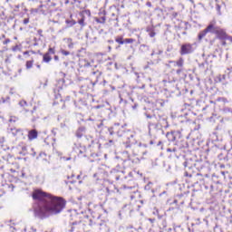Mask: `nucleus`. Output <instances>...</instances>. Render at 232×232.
<instances>
[{
  "label": "nucleus",
  "mask_w": 232,
  "mask_h": 232,
  "mask_svg": "<svg viewBox=\"0 0 232 232\" xmlns=\"http://www.w3.org/2000/svg\"><path fill=\"white\" fill-rule=\"evenodd\" d=\"M32 197L34 200H38V206L34 208V212L38 215H44L50 213L51 215H57L64 209L66 200L63 198L52 196L41 189H36L33 192Z\"/></svg>",
  "instance_id": "obj_1"
},
{
  "label": "nucleus",
  "mask_w": 232,
  "mask_h": 232,
  "mask_svg": "<svg viewBox=\"0 0 232 232\" xmlns=\"http://www.w3.org/2000/svg\"><path fill=\"white\" fill-rule=\"evenodd\" d=\"M220 28V26L217 25V21L216 20H212L208 25L206 27V29H204L203 31H201L198 34V41H202V39H204V36L207 35L208 34H217L218 30Z\"/></svg>",
  "instance_id": "obj_2"
},
{
  "label": "nucleus",
  "mask_w": 232,
  "mask_h": 232,
  "mask_svg": "<svg viewBox=\"0 0 232 232\" xmlns=\"http://www.w3.org/2000/svg\"><path fill=\"white\" fill-rule=\"evenodd\" d=\"M191 52H193V45H191V44H185L181 45V55H187L188 53H191Z\"/></svg>",
  "instance_id": "obj_3"
},
{
  "label": "nucleus",
  "mask_w": 232,
  "mask_h": 232,
  "mask_svg": "<svg viewBox=\"0 0 232 232\" xmlns=\"http://www.w3.org/2000/svg\"><path fill=\"white\" fill-rule=\"evenodd\" d=\"M32 12H34L35 14H43L44 15H46V14L50 13V8H48L47 5H40L39 8L33 9Z\"/></svg>",
  "instance_id": "obj_4"
},
{
  "label": "nucleus",
  "mask_w": 232,
  "mask_h": 232,
  "mask_svg": "<svg viewBox=\"0 0 232 232\" xmlns=\"http://www.w3.org/2000/svg\"><path fill=\"white\" fill-rule=\"evenodd\" d=\"M215 35L217 36L218 39H220V41H226V37L227 35V33H226V30L219 27L218 29V32H216Z\"/></svg>",
  "instance_id": "obj_5"
},
{
  "label": "nucleus",
  "mask_w": 232,
  "mask_h": 232,
  "mask_svg": "<svg viewBox=\"0 0 232 232\" xmlns=\"http://www.w3.org/2000/svg\"><path fill=\"white\" fill-rule=\"evenodd\" d=\"M38 135H39V133L37 132L36 130H29L27 137H28L29 140H34V139H37Z\"/></svg>",
  "instance_id": "obj_6"
},
{
  "label": "nucleus",
  "mask_w": 232,
  "mask_h": 232,
  "mask_svg": "<svg viewBox=\"0 0 232 232\" xmlns=\"http://www.w3.org/2000/svg\"><path fill=\"white\" fill-rule=\"evenodd\" d=\"M166 137L168 139V140H169L170 142H175L176 140V137H175V132L174 131H171V132H168L166 134Z\"/></svg>",
  "instance_id": "obj_7"
},
{
  "label": "nucleus",
  "mask_w": 232,
  "mask_h": 232,
  "mask_svg": "<svg viewBox=\"0 0 232 232\" xmlns=\"http://www.w3.org/2000/svg\"><path fill=\"white\" fill-rule=\"evenodd\" d=\"M44 63H50L52 61V56L50 55V53H46L43 56Z\"/></svg>",
  "instance_id": "obj_8"
},
{
  "label": "nucleus",
  "mask_w": 232,
  "mask_h": 232,
  "mask_svg": "<svg viewBox=\"0 0 232 232\" xmlns=\"http://www.w3.org/2000/svg\"><path fill=\"white\" fill-rule=\"evenodd\" d=\"M34 66V58H32V60L27 61L25 63V67L27 70H30V68H32Z\"/></svg>",
  "instance_id": "obj_9"
},
{
  "label": "nucleus",
  "mask_w": 232,
  "mask_h": 232,
  "mask_svg": "<svg viewBox=\"0 0 232 232\" xmlns=\"http://www.w3.org/2000/svg\"><path fill=\"white\" fill-rule=\"evenodd\" d=\"M177 66H179V68H182V66H184V59L179 58V61L176 62Z\"/></svg>",
  "instance_id": "obj_10"
},
{
  "label": "nucleus",
  "mask_w": 232,
  "mask_h": 232,
  "mask_svg": "<svg viewBox=\"0 0 232 232\" xmlns=\"http://www.w3.org/2000/svg\"><path fill=\"white\" fill-rule=\"evenodd\" d=\"M96 23H101L102 24H104L106 23V16H102L100 19H96Z\"/></svg>",
  "instance_id": "obj_11"
},
{
  "label": "nucleus",
  "mask_w": 232,
  "mask_h": 232,
  "mask_svg": "<svg viewBox=\"0 0 232 232\" xmlns=\"http://www.w3.org/2000/svg\"><path fill=\"white\" fill-rule=\"evenodd\" d=\"M116 43L119 44H124V38L122 36H119L115 39Z\"/></svg>",
  "instance_id": "obj_12"
},
{
  "label": "nucleus",
  "mask_w": 232,
  "mask_h": 232,
  "mask_svg": "<svg viewBox=\"0 0 232 232\" xmlns=\"http://www.w3.org/2000/svg\"><path fill=\"white\" fill-rule=\"evenodd\" d=\"M123 43L126 44H131L132 43H135V40L132 38H126L125 40H123Z\"/></svg>",
  "instance_id": "obj_13"
},
{
  "label": "nucleus",
  "mask_w": 232,
  "mask_h": 232,
  "mask_svg": "<svg viewBox=\"0 0 232 232\" xmlns=\"http://www.w3.org/2000/svg\"><path fill=\"white\" fill-rule=\"evenodd\" d=\"M19 131H21V130H17V129H11V133H12V135H14V137H15L17 135V133H19Z\"/></svg>",
  "instance_id": "obj_14"
},
{
  "label": "nucleus",
  "mask_w": 232,
  "mask_h": 232,
  "mask_svg": "<svg viewBox=\"0 0 232 232\" xmlns=\"http://www.w3.org/2000/svg\"><path fill=\"white\" fill-rule=\"evenodd\" d=\"M66 24H69V26H73V24H75V21H73V20H66Z\"/></svg>",
  "instance_id": "obj_15"
},
{
  "label": "nucleus",
  "mask_w": 232,
  "mask_h": 232,
  "mask_svg": "<svg viewBox=\"0 0 232 232\" xmlns=\"http://www.w3.org/2000/svg\"><path fill=\"white\" fill-rule=\"evenodd\" d=\"M61 53H63V55H70V52L64 50V49H62L61 50Z\"/></svg>",
  "instance_id": "obj_16"
},
{
  "label": "nucleus",
  "mask_w": 232,
  "mask_h": 232,
  "mask_svg": "<svg viewBox=\"0 0 232 232\" xmlns=\"http://www.w3.org/2000/svg\"><path fill=\"white\" fill-rule=\"evenodd\" d=\"M225 41H229V43H232V36H229L228 34H227Z\"/></svg>",
  "instance_id": "obj_17"
},
{
  "label": "nucleus",
  "mask_w": 232,
  "mask_h": 232,
  "mask_svg": "<svg viewBox=\"0 0 232 232\" xmlns=\"http://www.w3.org/2000/svg\"><path fill=\"white\" fill-rule=\"evenodd\" d=\"M48 53H49V55H50V53H55V49H53V48H49V50H48Z\"/></svg>",
  "instance_id": "obj_18"
},
{
  "label": "nucleus",
  "mask_w": 232,
  "mask_h": 232,
  "mask_svg": "<svg viewBox=\"0 0 232 232\" xmlns=\"http://www.w3.org/2000/svg\"><path fill=\"white\" fill-rule=\"evenodd\" d=\"M30 23V18L24 19V24H28Z\"/></svg>",
  "instance_id": "obj_19"
},
{
  "label": "nucleus",
  "mask_w": 232,
  "mask_h": 232,
  "mask_svg": "<svg viewBox=\"0 0 232 232\" xmlns=\"http://www.w3.org/2000/svg\"><path fill=\"white\" fill-rule=\"evenodd\" d=\"M79 24H81L82 26H84V18H82L81 20H79Z\"/></svg>",
  "instance_id": "obj_20"
},
{
  "label": "nucleus",
  "mask_w": 232,
  "mask_h": 232,
  "mask_svg": "<svg viewBox=\"0 0 232 232\" xmlns=\"http://www.w3.org/2000/svg\"><path fill=\"white\" fill-rule=\"evenodd\" d=\"M155 35H156L155 31H151V32L150 33V37H155Z\"/></svg>",
  "instance_id": "obj_21"
},
{
  "label": "nucleus",
  "mask_w": 232,
  "mask_h": 232,
  "mask_svg": "<svg viewBox=\"0 0 232 232\" xmlns=\"http://www.w3.org/2000/svg\"><path fill=\"white\" fill-rule=\"evenodd\" d=\"M225 41H226V40H223V42H222V44H221L222 46H227V43H226Z\"/></svg>",
  "instance_id": "obj_22"
},
{
  "label": "nucleus",
  "mask_w": 232,
  "mask_h": 232,
  "mask_svg": "<svg viewBox=\"0 0 232 232\" xmlns=\"http://www.w3.org/2000/svg\"><path fill=\"white\" fill-rule=\"evenodd\" d=\"M147 6H149L150 8H151V2H147Z\"/></svg>",
  "instance_id": "obj_23"
},
{
  "label": "nucleus",
  "mask_w": 232,
  "mask_h": 232,
  "mask_svg": "<svg viewBox=\"0 0 232 232\" xmlns=\"http://www.w3.org/2000/svg\"><path fill=\"white\" fill-rule=\"evenodd\" d=\"M7 43H10V39H6L5 41H4V44H6Z\"/></svg>",
  "instance_id": "obj_24"
},
{
  "label": "nucleus",
  "mask_w": 232,
  "mask_h": 232,
  "mask_svg": "<svg viewBox=\"0 0 232 232\" xmlns=\"http://www.w3.org/2000/svg\"><path fill=\"white\" fill-rule=\"evenodd\" d=\"M28 53H30V52L26 51L24 53V55H28Z\"/></svg>",
  "instance_id": "obj_25"
},
{
  "label": "nucleus",
  "mask_w": 232,
  "mask_h": 232,
  "mask_svg": "<svg viewBox=\"0 0 232 232\" xmlns=\"http://www.w3.org/2000/svg\"><path fill=\"white\" fill-rule=\"evenodd\" d=\"M54 61H59V56H54Z\"/></svg>",
  "instance_id": "obj_26"
},
{
  "label": "nucleus",
  "mask_w": 232,
  "mask_h": 232,
  "mask_svg": "<svg viewBox=\"0 0 232 232\" xmlns=\"http://www.w3.org/2000/svg\"><path fill=\"white\" fill-rule=\"evenodd\" d=\"M222 101H223L224 102H227V99H226V98H222Z\"/></svg>",
  "instance_id": "obj_27"
},
{
  "label": "nucleus",
  "mask_w": 232,
  "mask_h": 232,
  "mask_svg": "<svg viewBox=\"0 0 232 232\" xmlns=\"http://www.w3.org/2000/svg\"><path fill=\"white\" fill-rule=\"evenodd\" d=\"M180 72H182V70L179 69V70L177 71V73H180Z\"/></svg>",
  "instance_id": "obj_28"
},
{
  "label": "nucleus",
  "mask_w": 232,
  "mask_h": 232,
  "mask_svg": "<svg viewBox=\"0 0 232 232\" xmlns=\"http://www.w3.org/2000/svg\"><path fill=\"white\" fill-rule=\"evenodd\" d=\"M126 148H130V143L127 142Z\"/></svg>",
  "instance_id": "obj_29"
},
{
  "label": "nucleus",
  "mask_w": 232,
  "mask_h": 232,
  "mask_svg": "<svg viewBox=\"0 0 232 232\" xmlns=\"http://www.w3.org/2000/svg\"><path fill=\"white\" fill-rule=\"evenodd\" d=\"M42 33H43V31H42V30H39V31H38V34H42Z\"/></svg>",
  "instance_id": "obj_30"
},
{
  "label": "nucleus",
  "mask_w": 232,
  "mask_h": 232,
  "mask_svg": "<svg viewBox=\"0 0 232 232\" xmlns=\"http://www.w3.org/2000/svg\"><path fill=\"white\" fill-rule=\"evenodd\" d=\"M222 77H223V79H226V76H225V74H223V76H222Z\"/></svg>",
  "instance_id": "obj_31"
},
{
  "label": "nucleus",
  "mask_w": 232,
  "mask_h": 232,
  "mask_svg": "<svg viewBox=\"0 0 232 232\" xmlns=\"http://www.w3.org/2000/svg\"><path fill=\"white\" fill-rule=\"evenodd\" d=\"M37 68H41V65H37Z\"/></svg>",
  "instance_id": "obj_32"
},
{
  "label": "nucleus",
  "mask_w": 232,
  "mask_h": 232,
  "mask_svg": "<svg viewBox=\"0 0 232 232\" xmlns=\"http://www.w3.org/2000/svg\"><path fill=\"white\" fill-rule=\"evenodd\" d=\"M20 104H22V105H23V104H24V103L23 102H20Z\"/></svg>",
  "instance_id": "obj_33"
},
{
  "label": "nucleus",
  "mask_w": 232,
  "mask_h": 232,
  "mask_svg": "<svg viewBox=\"0 0 232 232\" xmlns=\"http://www.w3.org/2000/svg\"><path fill=\"white\" fill-rule=\"evenodd\" d=\"M33 229V231H36V229L35 228H32Z\"/></svg>",
  "instance_id": "obj_34"
},
{
  "label": "nucleus",
  "mask_w": 232,
  "mask_h": 232,
  "mask_svg": "<svg viewBox=\"0 0 232 232\" xmlns=\"http://www.w3.org/2000/svg\"><path fill=\"white\" fill-rule=\"evenodd\" d=\"M24 104H26V102H23Z\"/></svg>",
  "instance_id": "obj_35"
},
{
  "label": "nucleus",
  "mask_w": 232,
  "mask_h": 232,
  "mask_svg": "<svg viewBox=\"0 0 232 232\" xmlns=\"http://www.w3.org/2000/svg\"><path fill=\"white\" fill-rule=\"evenodd\" d=\"M52 32H53V28H51Z\"/></svg>",
  "instance_id": "obj_36"
}]
</instances>
